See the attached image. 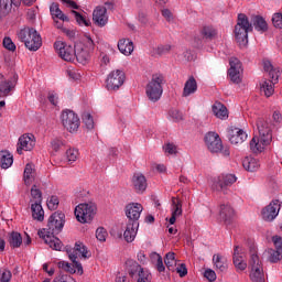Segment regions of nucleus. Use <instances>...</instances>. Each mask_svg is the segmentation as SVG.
<instances>
[{"label":"nucleus","mask_w":282,"mask_h":282,"mask_svg":"<svg viewBox=\"0 0 282 282\" xmlns=\"http://www.w3.org/2000/svg\"><path fill=\"white\" fill-rule=\"evenodd\" d=\"M24 184L26 186H30L32 184V180H34V167H32V164H26L24 169Z\"/></svg>","instance_id":"obj_41"},{"label":"nucleus","mask_w":282,"mask_h":282,"mask_svg":"<svg viewBox=\"0 0 282 282\" xmlns=\"http://www.w3.org/2000/svg\"><path fill=\"white\" fill-rule=\"evenodd\" d=\"M142 210L144 208L139 203H131L126 206V217H128L129 221L128 224H131L133 221H138L140 219V215H142Z\"/></svg>","instance_id":"obj_19"},{"label":"nucleus","mask_w":282,"mask_h":282,"mask_svg":"<svg viewBox=\"0 0 282 282\" xmlns=\"http://www.w3.org/2000/svg\"><path fill=\"white\" fill-rule=\"evenodd\" d=\"M75 57L82 65H87V63H89V59L91 58V53L86 48L75 46Z\"/></svg>","instance_id":"obj_28"},{"label":"nucleus","mask_w":282,"mask_h":282,"mask_svg":"<svg viewBox=\"0 0 282 282\" xmlns=\"http://www.w3.org/2000/svg\"><path fill=\"white\" fill-rule=\"evenodd\" d=\"M204 276H205V279L209 280L210 282L217 281V273H215V271H213L212 269L205 270Z\"/></svg>","instance_id":"obj_59"},{"label":"nucleus","mask_w":282,"mask_h":282,"mask_svg":"<svg viewBox=\"0 0 282 282\" xmlns=\"http://www.w3.org/2000/svg\"><path fill=\"white\" fill-rule=\"evenodd\" d=\"M165 83L166 79L164 78V75L160 73L152 75L151 80L145 87V94L151 102H158V100L162 98V94L164 93V88H162V85H164Z\"/></svg>","instance_id":"obj_5"},{"label":"nucleus","mask_w":282,"mask_h":282,"mask_svg":"<svg viewBox=\"0 0 282 282\" xmlns=\"http://www.w3.org/2000/svg\"><path fill=\"white\" fill-rule=\"evenodd\" d=\"M205 144L210 153H223L225 156L230 155V150H224V143H221V138H219L217 132H207L205 134Z\"/></svg>","instance_id":"obj_9"},{"label":"nucleus","mask_w":282,"mask_h":282,"mask_svg":"<svg viewBox=\"0 0 282 282\" xmlns=\"http://www.w3.org/2000/svg\"><path fill=\"white\" fill-rule=\"evenodd\" d=\"M18 39L24 43L25 48L30 50V52H37V50H41V45H43L41 34L34 28L22 29L18 33Z\"/></svg>","instance_id":"obj_4"},{"label":"nucleus","mask_w":282,"mask_h":282,"mask_svg":"<svg viewBox=\"0 0 282 282\" xmlns=\"http://www.w3.org/2000/svg\"><path fill=\"white\" fill-rule=\"evenodd\" d=\"M165 153H169V155H175L177 153V145L173 143H167L164 147Z\"/></svg>","instance_id":"obj_58"},{"label":"nucleus","mask_w":282,"mask_h":282,"mask_svg":"<svg viewBox=\"0 0 282 282\" xmlns=\"http://www.w3.org/2000/svg\"><path fill=\"white\" fill-rule=\"evenodd\" d=\"M172 216L169 219V223L171 224V226H173V224H175V221H177V217H182V200H180V198H175L172 197Z\"/></svg>","instance_id":"obj_24"},{"label":"nucleus","mask_w":282,"mask_h":282,"mask_svg":"<svg viewBox=\"0 0 282 282\" xmlns=\"http://www.w3.org/2000/svg\"><path fill=\"white\" fill-rule=\"evenodd\" d=\"M19 80V75L14 74L11 79H6L3 74L0 73V98H6L10 96V91L17 87Z\"/></svg>","instance_id":"obj_15"},{"label":"nucleus","mask_w":282,"mask_h":282,"mask_svg":"<svg viewBox=\"0 0 282 282\" xmlns=\"http://www.w3.org/2000/svg\"><path fill=\"white\" fill-rule=\"evenodd\" d=\"M53 282H76V280L69 274H59L54 278Z\"/></svg>","instance_id":"obj_56"},{"label":"nucleus","mask_w":282,"mask_h":282,"mask_svg":"<svg viewBox=\"0 0 282 282\" xmlns=\"http://www.w3.org/2000/svg\"><path fill=\"white\" fill-rule=\"evenodd\" d=\"M66 158L70 164L76 162V160H78V150L68 149L66 151Z\"/></svg>","instance_id":"obj_52"},{"label":"nucleus","mask_w":282,"mask_h":282,"mask_svg":"<svg viewBox=\"0 0 282 282\" xmlns=\"http://www.w3.org/2000/svg\"><path fill=\"white\" fill-rule=\"evenodd\" d=\"M138 228H140V223L132 221L128 223L126 230L123 232V239L127 243H132L135 240V236L138 235Z\"/></svg>","instance_id":"obj_22"},{"label":"nucleus","mask_w":282,"mask_h":282,"mask_svg":"<svg viewBox=\"0 0 282 282\" xmlns=\"http://www.w3.org/2000/svg\"><path fill=\"white\" fill-rule=\"evenodd\" d=\"M98 213L96 203H82L75 207V217L79 224H91Z\"/></svg>","instance_id":"obj_7"},{"label":"nucleus","mask_w":282,"mask_h":282,"mask_svg":"<svg viewBox=\"0 0 282 282\" xmlns=\"http://www.w3.org/2000/svg\"><path fill=\"white\" fill-rule=\"evenodd\" d=\"M257 129L259 137L254 135L249 143L252 153H262V151L272 142V129H270V123L263 118H258Z\"/></svg>","instance_id":"obj_2"},{"label":"nucleus","mask_w":282,"mask_h":282,"mask_svg":"<svg viewBox=\"0 0 282 282\" xmlns=\"http://www.w3.org/2000/svg\"><path fill=\"white\" fill-rule=\"evenodd\" d=\"M176 272L181 278L186 276V274H188V269L186 268L185 263H181L177 268H176Z\"/></svg>","instance_id":"obj_61"},{"label":"nucleus","mask_w":282,"mask_h":282,"mask_svg":"<svg viewBox=\"0 0 282 282\" xmlns=\"http://www.w3.org/2000/svg\"><path fill=\"white\" fill-rule=\"evenodd\" d=\"M213 113L216 118H219V120L228 119V108L221 102H215L213 105Z\"/></svg>","instance_id":"obj_32"},{"label":"nucleus","mask_w":282,"mask_h":282,"mask_svg":"<svg viewBox=\"0 0 282 282\" xmlns=\"http://www.w3.org/2000/svg\"><path fill=\"white\" fill-rule=\"evenodd\" d=\"M2 43H3V47L6 50H9V52H15L17 51V45L14 44V42H12V39L4 37Z\"/></svg>","instance_id":"obj_53"},{"label":"nucleus","mask_w":282,"mask_h":282,"mask_svg":"<svg viewBox=\"0 0 282 282\" xmlns=\"http://www.w3.org/2000/svg\"><path fill=\"white\" fill-rule=\"evenodd\" d=\"M197 91V80L195 77L191 76L183 88V98H188V96H193Z\"/></svg>","instance_id":"obj_27"},{"label":"nucleus","mask_w":282,"mask_h":282,"mask_svg":"<svg viewBox=\"0 0 282 282\" xmlns=\"http://www.w3.org/2000/svg\"><path fill=\"white\" fill-rule=\"evenodd\" d=\"M156 257V270L158 272H164L166 270V267H164V261L162 260V256L155 254Z\"/></svg>","instance_id":"obj_60"},{"label":"nucleus","mask_w":282,"mask_h":282,"mask_svg":"<svg viewBox=\"0 0 282 282\" xmlns=\"http://www.w3.org/2000/svg\"><path fill=\"white\" fill-rule=\"evenodd\" d=\"M242 165H243V169L246 171H249L250 173H254V171H259V166H261V164L259 163V160L252 156H247L243 160Z\"/></svg>","instance_id":"obj_35"},{"label":"nucleus","mask_w":282,"mask_h":282,"mask_svg":"<svg viewBox=\"0 0 282 282\" xmlns=\"http://www.w3.org/2000/svg\"><path fill=\"white\" fill-rule=\"evenodd\" d=\"M72 14H74L75 20L77 21L78 25H85L86 28H89L91 25V21L87 19L85 15L80 14L78 11H72Z\"/></svg>","instance_id":"obj_43"},{"label":"nucleus","mask_w":282,"mask_h":282,"mask_svg":"<svg viewBox=\"0 0 282 282\" xmlns=\"http://www.w3.org/2000/svg\"><path fill=\"white\" fill-rule=\"evenodd\" d=\"M46 204L50 210H56L59 204L58 196H51Z\"/></svg>","instance_id":"obj_51"},{"label":"nucleus","mask_w":282,"mask_h":282,"mask_svg":"<svg viewBox=\"0 0 282 282\" xmlns=\"http://www.w3.org/2000/svg\"><path fill=\"white\" fill-rule=\"evenodd\" d=\"M121 85H124V72L120 69L112 70L106 79V88L108 91H118Z\"/></svg>","instance_id":"obj_13"},{"label":"nucleus","mask_w":282,"mask_h":282,"mask_svg":"<svg viewBox=\"0 0 282 282\" xmlns=\"http://www.w3.org/2000/svg\"><path fill=\"white\" fill-rule=\"evenodd\" d=\"M50 12H51L53 19H59V21L69 23V17H67L63 13L61 8H58V3L53 2L50 7Z\"/></svg>","instance_id":"obj_33"},{"label":"nucleus","mask_w":282,"mask_h":282,"mask_svg":"<svg viewBox=\"0 0 282 282\" xmlns=\"http://www.w3.org/2000/svg\"><path fill=\"white\" fill-rule=\"evenodd\" d=\"M48 101L56 107V105H58V95H56V93H48Z\"/></svg>","instance_id":"obj_63"},{"label":"nucleus","mask_w":282,"mask_h":282,"mask_svg":"<svg viewBox=\"0 0 282 282\" xmlns=\"http://www.w3.org/2000/svg\"><path fill=\"white\" fill-rule=\"evenodd\" d=\"M240 247L236 246L234 249V265L237 272H243L248 268V263L243 260V257L239 254Z\"/></svg>","instance_id":"obj_25"},{"label":"nucleus","mask_w":282,"mask_h":282,"mask_svg":"<svg viewBox=\"0 0 282 282\" xmlns=\"http://www.w3.org/2000/svg\"><path fill=\"white\" fill-rule=\"evenodd\" d=\"M11 279H12V272L7 270V271L2 272L0 281L1 282H10Z\"/></svg>","instance_id":"obj_64"},{"label":"nucleus","mask_w":282,"mask_h":282,"mask_svg":"<svg viewBox=\"0 0 282 282\" xmlns=\"http://www.w3.org/2000/svg\"><path fill=\"white\" fill-rule=\"evenodd\" d=\"M251 25H253L257 32H261L262 34L263 32H268V22L265 21V19H263V17H260V15L252 17Z\"/></svg>","instance_id":"obj_30"},{"label":"nucleus","mask_w":282,"mask_h":282,"mask_svg":"<svg viewBox=\"0 0 282 282\" xmlns=\"http://www.w3.org/2000/svg\"><path fill=\"white\" fill-rule=\"evenodd\" d=\"M279 210H281V202L274 199L262 209V219H264V221H274V219L279 217Z\"/></svg>","instance_id":"obj_16"},{"label":"nucleus","mask_w":282,"mask_h":282,"mask_svg":"<svg viewBox=\"0 0 282 282\" xmlns=\"http://www.w3.org/2000/svg\"><path fill=\"white\" fill-rule=\"evenodd\" d=\"M65 147V141L62 139H53L51 141V149L55 151V153H58L61 151V148Z\"/></svg>","instance_id":"obj_49"},{"label":"nucleus","mask_w":282,"mask_h":282,"mask_svg":"<svg viewBox=\"0 0 282 282\" xmlns=\"http://www.w3.org/2000/svg\"><path fill=\"white\" fill-rule=\"evenodd\" d=\"M108 232L107 229H105L104 227H99L96 230V239H98V241L105 242L107 241V237H108Z\"/></svg>","instance_id":"obj_48"},{"label":"nucleus","mask_w":282,"mask_h":282,"mask_svg":"<svg viewBox=\"0 0 282 282\" xmlns=\"http://www.w3.org/2000/svg\"><path fill=\"white\" fill-rule=\"evenodd\" d=\"M169 116L174 122H182L184 120V115L177 109L170 110Z\"/></svg>","instance_id":"obj_47"},{"label":"nucleus","mask_w":282,"mask_h":282,"mask_svg":"<svg viewBox=\"0 0 282 282\" xmlns=\"http://www.w3.org/2000/svg\"><path fill=\"white\" fill-rule=\"evenodd\" d=\"M14 164V156L8 151L0 152V166L1 169H10Z\"/></svg>","instance_id":"obj_34"},{"label":"nucleus","mask_w":282,"mask_h":282,"mask_svg":"<svg viewBox=\"0 0 282 282\" xmlns=\"http://www.w3.org/2000/svg\"><path fill=\"white\" fill-rule=\"evenodd\" d=\"M237 182L235 174H221L217 177L212 178V191L225 192L228 186H232Z\"/></svg>","instance_id":"obj_12"},{"label":"nucleus","mask_w":282,"mask_h":282,"mask_svg":"<svg viewBox=\"0 0 282 282\" xmlns=\"http://www.w3.org/2000/svg\"><path fill=\"white\" fill-rule=\"evenodd\" d=\"M64 227L65 214L63 212H55L48 217L46 227L39 230L37 235L52 250L61 251L63 250V242L56 238V235L63 232Z\"/></svg>","instance_id":"obj_1"},{"label":"nucleus","mask_w":282,"mask_h":282,"mask_svg":"<svg viewBox=\"0 0 282 282\" xmlns=\"http://www.w3.org/2000/svg\"><path fill=\"white\" fill-rule=\"evenodd\" d=\"M131 183L135 193H144L147 191V177L142 173H134Z\"/></svg>","instance_id":"obj_21"},{"label":"nucleus","mask_w":282,"mask_h":282,"mask_svg":"<svg viewBox=\"0 0 282 282\" xmlns=\"http://www.w3.org/2000/svg\"><path fill=\"white\" fill-rule=\"evenodd\" d=\"M282 251L279 250H271L270 256H269V261L270 263H279L282 258Z\"/></svg>","instance_id":"obj_50"},{"label":"nucleus","mask_w":282,"mask_h":282,"mask_svg":"<svg viewBox=\"0 0 282 282\" xmlns=\"http://www.w3.org/2000/svg\"><path fill=\"white\" fill-rule=\"evenodd\" d=\"M235 217V209L230 207V205H221L220 206V219L225 221V224H230Z\"/></svg>","instance_id":"obj_31"},{"label":"nucleus","mask_w":282,"mask_h":282,"mask_svg":"<svg viewBox=\"0 0 282 282\" xmlns=\"http://www.w3.org/2000/svg\"><path fill=\"white\" fill-rule=\"evenodd\" d=\"M272 241L275 246V250H278L279 252H282V237L273 236Z\"/></svg>","instance_id":"obj_62"},{"label":"nucleus","mask_w":282,"mask_h":282,"mask_svg":"<svg viewBox=\"0 0 282 282\" xmlns=\"http://www.w3.org/2000/svg\"><path fill=\"white\" fill-rule=\"evenodd\" d=\"M246 140H248V133L242 129L235 128L229 131V142H231V144H243Z\"/></svg>","instance_id":"obj_23"},{"label":"nucleus","mask_w":282,"mask_h":282,"mask_svg":"<svg viewBox=\"0 0 282 282\" xmlns=\"http://www.w3.org/2000/svg\"><path fill=\"white\" fill-rule=\"evenodd\" d=\"M138 282H151V272L149 270L141 269L138 274Z\"/></svg>","instance_id":"obj_46"},{"label":"nucleus","mask_w":282,"mask_h":282,"mask_svg":"<svg viewBox=\"0 0 282 282\" xmlns=\"http://www.w3.org/2000/svg\"><path fill=\"white\" fill-rule=\"evenodd\" d=\"M82 48L91 53L95 48L94 40H91L90 36H86L84 39V47H82Z\"/></svg>","instance_id":"obj_54"},{"label":"nucleus","mask_w":282,"mask_h":282,"mask_svg":"<svg viewBox=\"0 0 282 282\" xmlns=\"http://www.w3.org/2000/svg\"><path fill=\"white\" fill-rule=\"evenodd\" d=\"M66 252L68 254V259L74 263L75 268L77 269V272H83V264L77 261L78 256L82 257V259H89L91 257V253L87 250V247L83 245V242H76L75 247L72 249H66Z\"/></svg>","instance_id":"obj_8"},{"label":"nucleus","mask_w":282,"mask_h":282,"mask_svg":"<svg viewBox=\"0 0 282 282\" xmlns=\"http://www.w3.org/2000/svg\"><path fill=\"white\" fill-rule=\"evenodd\" d=\"M126 267L128 270V273L131 278L135 276V274H140V271L143 270L142 267L135 261V260H127Z\"/></svg>","instance_id":"obj_38"},{"label":"nucleus","mask_w":282,"mask_h":282,"mask_svg":"<svg viewBox=\"0 0 282 282\" xmlns=\"http://www.w3.org/2000/svg\"><path fill=\"white\" fill-rule=\"evenodd\" d=\"M12 6L19 7L20 3L17 0H0V17L9 14Z\"/></svg>","instance_id":"obj_36"},{"label":"nucleus","mask_w":282,"mask_h":282,"mask_svg":"<svg viewBox=\"0 0 282 282\" xmlns=\"http://www.w3.org/2000/svg\"><path fill=\"white\" fill-rule=\"evenodd\" d=\"M272 23L274 28H279L282 30V14L281 13H274L272 17Z\"/></svg>","instance_id":"obj_57"},{"label":"nucleus","mask_w":282,"mask_h":282,"mask_svg":"<svg viewBox=\"0 0 282 282\" xmlns=\"http://www.w3.org/2000/svg\"><path fill=\"white\" fill-rule=\"evenodd\" d=\"M252 23L248 20V15L240 13L238 14V21L235 26L236 41L240 46L248 45V32H252Z\"/></svg>","instance_id":"obj_6"},{"label":"nucleus","mask_w":282,"mask_h":282,"mask_svg":"<svg viewBox=\"0 0 282 282\" xmlns=\"http://www.w3.org/2000/svg\"><path fill=\"white\" fill-rule=\"evenodd\" d=\"M82 120L88 130L94 129V117H91L89 112H84L82 116Z\"/></svg>","instance_id":"obj_45"},{"label":"nucleus","mask_w":282,"mask_h":282,"mask_svg":"<svg viewBox=\"0 0 282 282\" xmlns=\"http://www.w3.org/2000/svg\"><path fill=\"white\" fill-rule=\"evenodd\" d=\"M213 263L219 272H226L228 270V259L219 253L213 256Z\"/></svg>","instance_id":"obj_29"},{"label":"nucleus","mask_w":282,"mask_h":282,"mask_svg":"<svg viewBox=\"0 0 282 282\" xmlns=\"http://www.w3.org/2000/svg\"><path fill=\"white\" fill-rule=\"evenodd\" d=\"M118 50L124 56H131L133 54V42L129 39H122L118 42Z\"/></svg>","instance_id":"obj_26"},{"label":"nucleus","mask_w":282,"mask_h":282,"mask_svg":"<svg viewBox=\"0 0 282 282\" xmlns=\"http://www.w3.org/2000/svg\"><path fill=\"white\" fill-rule=\"evenodd\" d=\"M263 69L269 74L270 79H264L260 84V91L264 94L267 98H270L274 94V85L279 83V77L281 76V70L279 67L272 65V62L269 59L263 61Z\"/></svg>","instance_id":"obj_3"},{"label":"nucleus","mask_w":282,"mask_h":282,"mask_svg":"<svg viewBox=\"0 0 282 282\" xmlns=\"http://www.w3.org/2000/svg\"><path fill=\"white\" fill-rule=\"evenodd\" d=\"M62 124L64 129L68 130L69 133H76L80 127V119L72 110H64L61 116Z\"/></svg>","instance_id":"obj_10"},{"label":"nucleus","mask_w":282,"mask_h":282,"mask_svg":"<svg viewBox=\"0 0 282 282\" xmlns=\"http://www.w3.org/2000/svg\"><path fill=\"white\" fill-rule=\"evenodd\" d=\"M171 52V45L165 44V45H159L155 48V54L159 56H164V54H169Z\"/></svg>","instance_id":"obj_55"},{"label":"nucleus","mask_w":282,"mask_h":282,"mask_svg":"<svg viewBox=\"0 0 282 282\" xmlns=\"http://www.w3.org/2000/svg\"><path fill=\"white\" fill-rule=\"evenodd\" d=\"M31 202H34V204H43V193L41 189L36 188V185L31 187Z\"/></svg>","instance_id":"obj_42"},{"label":"nucleus","mask_w":282,"mask_h":282,"mask_svg":"<svg viewBox=\"0 0 282 282\" xmlns=\"http://www.w3.org/2000/svg\"><path fill=\"white\" fill-rule=\"evenodd\" d=\"M249 265L251 267L250 279L253 282H264L265 275L263 274V264L259 260L257 253H251Z\"/></svg>","instance_id":"obj_11"},{"label":"nucleus","mask_w":282,"mask_h":282,"mask_svg":"<svg viewBox=\"0 0 282 282\" xmlns=\"http://www.w3.org/2000/svg\"><path fill=\"white\" fill-rule=\"evenodd\" d=\"M31 210L32 217L33 219H36V221H43V219H45V212L43 210L41 203H32Z\"/></svg>","instance_id":"obj_37"},{"label":"nucleus","mask_w":282,"mask_h":282,"mask_svg":"<svg viewBox=\"0 0 282 282\" xmlns=\"http://www.w3.org/2000/svg\"><path fill=\"white\" fill-rule=\"evenodd\" d=\"M164 263L171 272L175 271V265H177V260H175V252H167L164 258Z\"/></svg>","instance_id":"obj_40"},{"label":"nucleus","mask_w":282,"mask_h":282,"mask_svg":"<svg viewBox=\"0 0 282 282\" xmlns=\"http://www.w3.org/2000/svg\"><path fill=\"white\" fill-rule=\"evenodd\" d=\"M93 21L99 28H105L109 21V17H107V8L97 7L93 12Z\"/></svg>","instance_id":"obj_20"},{"label":"nucleus","mask_w":282,"mask_h":282,"mask_svg":"<svg viewBox=\"0 0 282 282\" xmlns=\"http://www.w3.org/2000/svg\"><path fill=\"white\" fill-rule=\"evenodd\" d=\"M36 147L34 134H23L19 138L17 151L19 155H23V151H32Z\"/></svg>","instance_id":"obj_17"},{"label":"nucleus","mask_w":282,"mask_h":282,"mask_svg":"<svg viewBox=\"0 0 282 282\" xmlns=\"http://www.w3.org/2000/svg\"><path fill=\"white\" fill-rule=\"evenodd\" d=\"M230 68L228 75L231 82L236 85L241 83V62L237 57H231L229 61Z\"/></svg>","instance_id":"obj_18"},{"label":"nucleus","mask_w":282,"mask_h":282,"mask_svg":"<svg viewBox=\"0 0 282 282\" xmlns=\"http://www.w3.org/2000/svg\"><path fill=\"white\" fill-rule=\"evenodd\" d=\"M202 34L204 36V39H215V36H217V30H215V28L213 26H204L202 30Z\"/></svg>","instance_id":"obj_44"},{"label":"nucleus","mask_w":282,"mask_h":282,"mask_svg":"<svg viewBox=\"0 0 282 282\" xmlns=\"http://www.w3.org/2000/svg\"><path fill=\"white\" fill-rule=\"evenodd\" d=\"M54 47L58 54L63 58V61H66L67 63H72L74 58H76V48L68 46L62 41H57L54 43Z\"/></svg>","instance_id":"obj_14"},{"label":"nucleus","mask_w":282,"mask_h":282,"mask_svg":"<svg viewBox=\"0 0 282 282\" xmlns=\"http://www.w3.org/2000/svg\"><path fill=\"white\" fill-rule=\"evenodd\" d=\"M8 242L12 248H21V245L23 243V237L21 234L12 231L9 234Z\"/></svg>","instance_id":"obj_39"}]
</instances>
